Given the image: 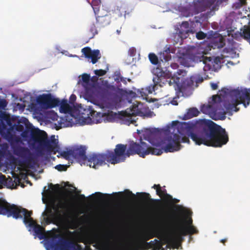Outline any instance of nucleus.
<instances>
[{"label":"nucleus","instance_id":"f257e3e1","mask_svg":"<svg viewBox=\"0 0 250 250\" xmlns=\"http://www.w3.org/2000/svg\"><path fill=\"white\" fill-rule=\"evenodd\" d=\"M176 125L178 132L183 136L182 138L177 134L167 136L162 141L165 146L162 148L148 146L161 150L166 153L173 152L181 149V143L189 144V137L196 145L203 144L207 146L220 147L229 141V136L225 129L217 125L211 120L203 119L195 124L191 122H173Z\"/></svg>","mask_w":250,"mask_h":250},{"label":"nucleus","instance_id":"f03ea898","mask_svg":"<svg viewBox=\"0 0 250 250\" xmlns=\"http://www.w3.org/2000/svg\"><path fill=\"white\" fill-rule=\"evenodd\" d=\"M162 152L161 150L147 147V145L142 141L138 143L131 141L128 147L126 145L117 144L114 152L107 151L105 153H92L88 155L87 165L90 167L97 168L99 167L106 164L107 162L112 164H118L124 162L127 157L137 154L144 158L150 154L160 155Z\"/></svg>","mask_w":250,"mask_h":250},{"label":"nucleus","instance_id":"7ed1b4c3","mask_svg":"<svg viewBox=\"0 0 250 250\" xmlns=\"http://www.w3.org/2000/svg\"><path fill=\"white\" fill-rule=\"evenodd\" d=\"M0 214L6 215L7 217L12 216L14 218L22 219L24 224L33 229L35 234L40 239L44 237V229L41 225L37 224L31 217L32 211H28L24 208L17 206L14 204L10 205L5 200L0 198Z\"/></svg>","mask_w":250,"mask_h":250},{"label":"nucleus","instance_id":"20e7f679","mask_svg":"<svg viewBox=\"0 0 250 250\" xmlns=\"http://www.w3.org/2000/svg\"><path fill=\"white\" fill-rule=\"evenodd\" d=\"M49 207L42 213L43 216L47 217L46 221L47 224L51 222V219L58 221L64 220L71 224V229L76 228L77 216L74 217L71 206L67 201L53 199L50 201Z\"/></svg>","mask_w":250,"mask_h":250},{"label":"nucleus","instance_id":"39448f33","mask_svg":"<svg viewBox=\"0 0 250 250\" xmlns=\"http://www.w3.org/2000/svg\"><path fill=\"white\" fill-rule=\"evenodd\" d=\"M21 136L23 138H27L30 135L35 144H37L39 148H44L48 152L56 154L59 151L60 146L55 135H52L50 139L48 138L47 133L38 128H33L31 126H26L25 130L21 132Z\"/></svg>","mask_w":250,"mask_h":250},{"label":"nucleus","instance_id":"423d86ee","mask_svg":"<svg viewBox=\"0 0 250 250\" xmlns=\"http://www.w3.org/2000/svg\"><path fill=\"white\" fill-rule=\"evenodd\" d=\"M46 247L47 250H92L89 245L86 244L85 249L83 250L80 245L60 234H55L46 243Z\"/></svg>","mask_w":250,"mask_h":250},{"label":"nucleus","instance_id":"0eeeda50","mask_svg":"<svg viewBox=\"0 0 250 250\" xmlns=\"http://www.w3.org/2000/svg\"><path fill=\"white\" fill-rule=\"evenodd\" d=\"M7 139L12 146L13 153L23 159L22 161H19L18 165L20 166L23 165H30L34 161L33 154L30 150L26 147L13 145L14 143L21 142V138L8 132Z\"/></svg>","mask_w":250,"mask_h":250},{"label":"nucleus","instance_id":"6e6552de","mask_svg":"<svg viewBox=\"0 0 250 250\" xmlns=\"http://www.w3.org/2000/svg\"><path fill=\"white\" fill-rule=\"evenodd\" d=\"M220 95L224 93V96H229L231 98L232 108H235L234 111H237L238 109L236 106L243 104L245 107H247L250 103V89L239 90L238 89L229 90L223 88L221 90Z\"/></svg>","mask_w":250,"mask_h":250},{"label":"nucleus","instance_id":"1a4fd4ad","mask_svg":"<svg viewBox=\"0 0 250 250\" xmlns=\"http://www.w3.org/2000/svg\"><path fill=\"white\" fill-rule=\"evenodd\" d=\"M175 219L177 223L171 235V239L173 241H180L182 240L183 236L193 234L198 232L195 227L192 225L191 218L188 221H185V223H183V220L179 216H176Z\"/></svg>","mask_w":250,"mask_h":250},{"label":"nucleus","instance_id":"9d476101","mask_svg":"<svg viewBox=\"0 0 250 250\" xmlns=\"http://www.w3.org/2000/svg\"><path fill=\"white\" fill-rule=\"evenodd\" d=\"M125 93V91L123 89L108 83L104 84L100 91L103 98L115 104L121 102Z\"/></svg>","mask_w":250,"mask_h":250},{"label":"nucleus","instance_id":"9b49d317","mask_svg":"<svg viewBox=\"0 0 250 250\" xmlns=\"http://www.w3.org/2000/svg\"><path fill=\"white\" fill-rule=\"evenodd\" d=\"M154 77L153 78V82L156 85L159 84L160 87L168 84L169 86L173 85L176 89L178 83L175 80L171 78V74L169 72H165L160 68H157L154 71Z\"/></svg>","mask_w":250,"mask_h":250},{"label":"nucleus","instance_id":"f8f14e48","mask_svg":"<svg viewBox=\"0 0 250 250\" xmlns=\"http://www.w3.org/2000/svg\"><path fill=\"white\" fill-rule=\"evenodd\" d=\"M112 236V232L101 236L95 235L89 240V243H95L101 250H113L114 244L111 240Z\"/></svg>","mask_w":250,"mask_h":250},{"label":"nucleus","instance_id":"ddd939ff","mask_svg":"<svg viewBox=\"0 0 250 250\" xmlns=\"http://www.w3.org/2000/svg\"><path fill=\"white\" fill-rule=\"evenodd\" d=\"M38 104L44 109H48L58 106L60 100L55 98L51 94H43L37 99Z\"/></svg>","mask_w":250,"mask_h":250},{"label":"nucleus","instance_id":"4468645a","mask_svg":"<svg viewBox=\"0 0 250 250\" xmlns=\"http://www.w3.org/2000/svg\"><path fill=\"white\" fill-rule=\"evenodd\" d=\"M200 61L203 62L204 64L203 67L204 71L214 70L216 69V66L219 65L221 63V61L219 57L212 59L211 57H208L204 55H202L201 58H200Z\"/></svg>","mask_w":250,"mask_h":250},{"label":"nucleus","instance_id":"2eb2a0df","mask_svg":"<svg viewBox=\"0 0 250 250\" xmlns=\"http://www.w3.org/2000/svg\"><path fill=\"white\" fill-rule=\"evenodd\" d=\"M82 52L85 58L91 59V62L93 64L96 63L101 57L99 50L96 49L92 51L89 47H85L83 48Z\"/></svg>","mask_w":250,"mask_h":250},{"label":"nucleus","instance_id":"dca6fc26","mask_svg":"<svg viewBox=\"0 0 250 250\" xmlns=\"http://www.w3.org/2000/svg\"><path fill=\"white\" fill-rule=\"evenodd\" d=\"M87 147L84 146L76 147L72 149L73 158L78 161L84 162L87 160L88 157L86 155Z\"/></svg>","mask_w":250,"mask_h":250},{"label":"nucleus","instance_id":"f3484780","mask_svg":"<svg viewBox=\"0 0 250 250\" xmlns=\"http://www.w3.org/2000/svg\"><path fill=\"white\" fill-rule=\"evenodd\" d=\"M159 133V130L158 129H146L144 133V139L152 145H155V141H157Z\"/></svg>","mask_w":250,"mask_h":250},{"label":"nucleus","instance_id":"a211bd4d","mask_svg":"<svg viewBox=\"0 0 250 250\" xmlns=\"http://www.w3.org/2000/svg\"><path fill=\"white\" fill-rule=\"evenodd\" d=\"M189 33H193V32L190 29L188 22V21L183 22L180 26L179 32L181 38H187L188 36Z\"/></svg>","mask_w":250,"mask_h":250},{"label":"nucleus","instance_id":"6ab92c4d","mask_svg":"<svg viewBox=\"0 0 250 250\" xmlns=\"http://www.w3.org/2000/svg\"><path fill=\"white\" fill-rule=\"evenodd\" d=\"M210 45L213 49L221 48L225 45V39L222 36L213 38L211 40Z\"/></svg>","mask_w":250,"mask_h":250},{"label":"nucleus","instance_id":"aec40b11","mask_svg":"<svg viewBox=\"0 0 250 250\" xmlns=\"http://www.w3.org/2000/svg\"><path fill=\"white\" fill-rule=\"evenodd\" d=\"M96 21L100 27H104L109 24L110 22V17L107 15L104 16L97 15Z\"/></svg>","mask_w":250,"mask_h":250},{"label":"nucleus","instance_id":"412c9836","mask_svg":"<svg viewBox=\"0 0 250 250\" xmlns=\"http://www.w3.org/2000/svg\"><path fill=\"white\" fill-rule=\"evenodd\" d=\"M60 112L63 113H71L72 111V107L67 103L66 100H63L61 102L60 101Z\"/></svg>","mask_w":250,"mask_h":250},{"label":"nucleus","instance_id":"4be33fe9","mask_svg":"<svg viewBox=\"0 0 250 250\" xmlns=\"http://www.w3.org/2000/svg\"><path fill=\"white\" fill-rule=\"evenodd\" d=\"M200 112L197 108L195 107L190 108L188 109L186 114L184 115L183 119L188 120L194 117L197 116Z\"/></svg>","mask_w":250,"mask_h":250},{"label":"nucleus","instance_id":"5701e85b","mask_svg":"<svg viewBox=\"0 0 250 250\" xmlns=\"http://www.w3.org/2000/svg\"><path fill=\"white\" fill-rule=\"evenodd\" d=\"M201 111L204 113H213L217 111L216 108L210 104L207 105L203 104L201 107Z\"/></svg>","mask_w":250,"mask_h":250},{"label":"nucleus","instance_id":"b1692460","mask_svg":"<svg viewBox=\"0 0 250 250\" xmlns=\"http://www.w3.org/2000/svg\"><path fill=\"white\" fill-rule=\"evenodd\" d=\"M86 1L91 5L95 15H98L97 12L99 10V5H100L101 1V0H92V2H90L89 0H86Z\"/></svg>","mask_w":250,"mask_h":250},{"label":"nucleus","instance_id":"393cba45","mask_svg":"<svg viewBox=\"0 0 250 250\" xmlns=\"http://www.w3.org/2000/svg\"><path fill=\"white\" fill-rule=\"evenodd\" d=\"M98 31L94 23H90L89 27L88 34L89 39H92L98 34Z\"/></svg>","mask_w":250,"mask_h":250},{"label":"nucleus","instance_id":"a878e982","mask_svg":"<svg viewBox=\"0 0 250 250\" xmlns=\"http://www.w3.org/2000/svg\"><path fill=\"white\" fill-rule=\"evenodd\" d=\"M241 36L248 41L250 44V28L247 27L244 29L241 33Z\"/></svg>","mask_w":250,"mask_h":250},{"label":"nucleus","instance_id":"bb28decb","mask_svg":"<svg viewBox=\"0 0 250 250\" xmlns=\"http://www.w3.org/2000/svg\"><path fill=\"white\" fill-rule=\"evenodd\" d=\"M192 79L194 80L196 86H198V83H201L204 81V78L203 76L199 74H196L192 75Z\"/></svg>","mask_w":250,"mask_h":250},{"label":"nucleus","instance_id":"cd10ccee","mask_svg":"<svg viewBox=\"0 0 250 250\" xmlns=\"http://www.w3.org/2000/svg\"><path fill=\"white\" fill-rule=\"evenodd\" d=\"M221 101V98L220 96L218 95H214L212 96L211 102H209V104L213 105V106L215 107L216 104Z\"/></svg>","mask_w":250,"mask_h":250},{"label":"nucleus","instance_id":"c85d7f7f","mask_svg":"<svg viewBox=\"0 0 250 250\" xmlns=\"http://www.w3.org/2000/svg\"><path fill=\"white\" fill-rule=\"evenodd\" d=\"M140 198L142 199L148 200H150L153 202H160L161 200L159 199L158 200H153L152 199H150V196L149 193H146V192H142L140 193Z\"/></svg>","mask_w":250,"mask_h":250},{"label":"nucleus","instance_id":"c756f323","mask_svg":"<svg viewBox=\"0 0 250 250\" xmlns=\"http://www.w3.org/2000/svg\"><path fill=\"white\" fill-rule=\"evenodd\" d=\"M160 59L162 61L167 62L171 59V55L167 52L165 51L162 54H161Z\"/></svg>","mask_w":250,"mask_h":250},{"label":"nucleus","instance_id":"7c9ffc66","mask_svg":"<svg viewBox=\"0 0 250 250\" xmlns=\"http://www.w3.org/2000/svg\"><path fill=\"white\" fill-rule=\"evenodd\" d=\"M5 121L7 124V125L9 126V130H13V126L14 125L12 124V119L11 118L9 114H7L6 116L4 118V120Z\"/></svg>","mask_w":250,"mask_h":250},{"label":"nucleus","instance_id":"2f4dec72","mask_svg":"<svg viewBox=\"0 0 250 250\" xmlns=\"http://www.w3.org/2000/svg\"><path fill=\"white\" fill-rule=\"evenodd\" d=\"M61 155L65 159L69 160L71 157L73 158V154H72V149L69 151H64L61 153Z\"/></svg>","mask_w":250,"mask_h":250},{"label":"nucleus","instance_id":"473e14b6","mask_svg":"<svg viewBox=\"0 0 250 250\" xmlns=\"http://www.w3.org/2000/svg\"><path fill=\"white\" fill-rule=\"evenodd\" d=\"M21 120L18 121L17 124H14L13 126V130H15L18 132H21L24 129V125L21 124Z\"/></svg>","mask_w":250,"mask_h":250},{"label":"nucleus","instance_id":"72a5a7b5","mask_svg":"<svg viewBox=\"0 0 250 250\" xmlns=\"http://www.w3.org/2000/svg\"><path fill=\"white\" fill-rule=\"evenodd\" d=\"M162 198L164 201L167 202L173 200L172 196L167 193L165 188L162 189Z\"/></svg>","mask_w":250,"mask_h":250},{"label":"nucleus","instance_id":"f704fd0d","mask_svg":"<svg viewBox=\"0 0 250 250\" xmlns=\"http://www.w3.org/2000/svg\"><path fill=\"white\" fill-rule=\"evenodd\" d=\"M149 59L153 64H157L158 63V58L157 56L154 53H150L148 55Z\"/></svg>","mask_w":250,"mask_h":250},{"label":"nucleus","instance_id":"c9c22d12","mask_svg":"<svg viewBox=\"0 0 250 250\" xmlns=\"http://www.w3.org/2000/svg\"><path fill=\"white\" fill-rule=\"evenodd\" d=\"M184 84L188 87H191L194 86L195 83L193 79H192V76L189 78H187L184 82Z\"/></svg>","mask_w":250,"mask_h":250},{"label":"nucleus","instance_id":"e433bc0d","mask_svg":"<svg viewBox=\"0 0 250 250\" xmlns=\"http://www.w3.org/2000/svg\"><path fill=\"white\" fill-rule=\"evenodd\" d=\"M154 85H150L148 87H146L145 90L147 92V94H151L153 92L155 91L156 89V87L159 86V84L156 85L153 82Z\"/></svg>","mask_w":250,"mask_h":250},{"label":"nucleus","instance_id":"4c0bfd02","mask_svg":"<svg viewBox=\"0 0 250 250\" xmlns=\"http://www.w3.org/2000/svg\"><path fill=\"white\" fill-rule=\"evenodd\" d=\"M49 186L54 193H58L60 191L61 187L59 184L53 185L51 183Z\"/></svg>","mask_w":250,"mask_h":250},{"label":"nucleus","instance_id":"58836bf2","mask_svg":"<svg viewBox=\"0 0 250 250\" xmlns=\"http://www.w3.org/2000/svg\"><path fill=\"white\" fill-rule=\"evenodd\" d=\"M116 10L119 11L120 16H122L123 15L126 14V7L125 5H121L120 6H117Z\"/></svg>","mask_w":250,"mask_h":250},{"label":"nucleus","instance_id":"ea45409f","mask_svg":"<svg viewBox=\"0 0 250 250\" xmlns=\"http://www.w3.org/2000/svg\"><path fill=\"white\" fill-rule=\"evenodd\" d=\"M152 188L156 189V194L160 197L162 198V188L159 184L154 185Z\"/></svg>","mask_w":250,"mask_h":250},{"label":"nucleus","instance_id":"a19ab883","mask_svg":"<svg viewBox=\"0 0 250 250\" xmlns=\"http://www.w3.org/2000/svg\"><path fill=\"white\" fill-rule=\"evenodd\" d=\"M94 198L99 199H102L104 197L109 196V194H103L101 192H97L92 195Z\"/></svg>","mask_w":250,"mask_h":250},{"label":"nucleus","instance_id":"79ce46f5","mask_svg":"<svg viewBox=\"0 0 250 250\" xmlns=\"http://www.w3.org/2000/svg\"><path fill=\"white\" fill-rule=\"evenodd\" d=\"M68 166L64 165H58L55 166V168L59 171H66L67 169Z\"/></svg>","mask_w":250,"mask_h":250},{"label":"nucleus","instance_id":"37998d69","mask_svg":"<svg viewBox=\"0 0 250 250\" xmlns=\"http://www.w3.org/2000/svg\"><path fill=\"white\" fill-rule=\"evenodd\" d=\"M196 37L198 40H203L206 38L207 34L202 31H199L196 33Z\"/></svg>","mask_w":250,"mask_h":250},{"label":"nucleus","instance_id":"c03bdc74","mask_svg":"<svg viewBox=\"0 0 250 250\" xmlns=\"http://www.w3.org/2000/svg\"><path fill=\"white\" fill-rule=\"evenodd\" d=\"M90 79V76L89 74H83L82 76V80L83 82L85 83H88Z\"/></svg>","mask_w":250,"mask_h":250},{"label":"nucleus","instance_id":"a18cd8bd","mask_svg":"<svg viewBox=\"0 0 250 250\" xmlns=\"http://www.w3.org/2000/svg\"><path fill=\"white\" fill-rule=\"evenodd\" d=\"M106 71L103 69H97L94 71V73L98 76H103L104 75Z\"/></svg>","mask_w":250,"mask_h":250},{"label":"nucleus","instance_id":"49530a36","mask_svg":"<svg viewBox=\"0 0 250 250\" xmlns=\"http://www.w3.org/2000/svg\"><path fill=\"white\" fill-rule=\"evenodd\" d=\"M7 102L4 99H0V110L4 109L7 106Z\"/></svg>","mask_w":250,"mask_h":250},{"label":"nucleus","instance_id":"de8ad7c7","mask_svg":"<svg viewBox=\"0 0 250 250\" xmlns=\"http://www.w3.org/2000/svg\"><path fill=\"white\" fill-rule=\"evenodd\" d=\"M128 55L131 57H133L136 54V49L134 47H131L128 51Z\"/></svg>","mask_w":250,"mask_h":250},{"label":"nucleus","instance_id":"09e8293b","mask_svg":"<svg viewBox=\"0 0 250 250\" xmlns=\"http://www.w3.org/2000/svg\"><path fill=\"white\" fill-rule=\"evenodd\" d=\"M76 99V96L74 94H72L69 98V102L71 104H73Z\"/></svg>","mask_w":250,"mask_h":250},{"label":"nucleus","instance_id":"8fccbe9b","mask_svg":"<svg viewBox=\"0 0 250 250\" xmlns=\"http://www.w3.org/2000/svg\"><path fill=\"white\" fill-rule=\"evenodd\" d=\"M7 114H6L5 112H2L0 110V121L2 122L4 120V118L6 116Z\"/></svg>","mask_w":250,"mask_h":250},{"label":"nucleus","instance_id":"3c124183","mask_svg":"<svg viewBox=\"0 0 250 250\" xmlns=\"http://www.w3.org/2000/svg\"><path fill=\"white\" fill-rule=\"evenodd\" d=\"M7 114H6L5 112H2L0 110V121L2 122L4 120V118L6 116Z\"/></svg>","mask_w":250,"mask_h":250},{"label":"nucleus","instance_id":"603ef678","mask_svg":"<svg viewBox=\"0 0 250 250\" xmlns=\"http://www.w3.org/2000/svg\"><path fill=\"white\" fill-rule=\"evenodd\" d=\"M51 114L52 115V116H51V118L53 120H57L58 116L56 113H55L54 112H52L51 113Z\"/></svg>","mask_w":250,"mask_h":250},{"label":"nucleus","instance_id":"864d4df0","mask_svg":"<svg viewBox=\"0 0 250 250\" xmlns=\"http://www.w3.org/2000/svg\"><path fill=\"white\" fill-rule=\"evenodd\" d=\"M90 80L95 84L97 83L98 78L96 76H93Z\"/></svg>","mask_w":250,"mask_h":250},{"label":"nucleus","instance_id":"5fc2aeb1","mask_svg":"<svg viewBox=\"0 0 250 250\" xmlns=\"http://www.w3.org/2000/svg\"><path fill=\"white\" fill-rule=\"evenodd\" d=\"M210 85L212 90H216L218 88V85L217 83H211Z\"/></svg>","mask_w":250,"mask_h":250},{"label":"nucleus","instance_id":"6e6d98bb","mask_svg":"<svg viewBox=\"0 0 250 250\" xmlns=\"http://www.w3.org/2000/svg\"><path fill=\"white\" fill-rule=\"evenodd\" d=\"M118 80H119L120 81L123 82L124 83H125V84H126V79L123 77H120L119 79H118Z\"/></svg>","mask_w":250,"mask_h":250},{"label":"nucleus","instance_id":"4d7b16f0","mask_svg":"<svg viewBox=\"0 0 250 250\" xmlns=\"http://www.w3.org/2000/svg\"><path fill=\"white\" fill-rule=\"evenodd\" d=\"M68 234L70 235H76L77 234L78 232L76 230H74L73 231H68L67 232Z\"/></svg>","mask_w":250,"mask_h":250},{"label":"nucleus","instance_id":"13d9d810","mask_svg":"<svg viewBox=\"0 0 250 250\" xmlns=\"http://www.w3.org/2000/svg\"><path fill=\"white\" fill-rule=\"evenodd\" d=\"M128 195L131 196L133 198H134L135 196L134 193H133L131 191L128 190Z\"/></svg>","mask_w":250,"mask_h":250},{"label":"nucleus","instance_id":"bf43d9fd","mask_svg":"<svg viewBox=\"0 0 250 250\" xmlns=\"http://www.w3.org/2000/svg\"><path fill=\"white\" fill-rule=\"evenodd\" d=\"M171 66L172 68L176 69L178 67V65L176 63H173L171 64Z\"/></svg>","mask_w":250,"mask_h":250},{"label":"nucleus","instance_id":"052dcab7","mask_svg":"<svg viewBox=\"0 0 250 250\" xmlns=\"http://www.w3.org/2000/svg\"><path fill=\"white\" fill-rule=\"evenodd\" d=\"M170 201H173V202L177 203L179 202V200L177 199H173V200H170Z\"/></svg>","mask_w":250,"mask_h":250},{"label":"nucleus","instance_id":"680f3d73","mask_svg":"<svg viewBox=\"0 0 250 250\" xmlns=\"http://www.w3.org/2000/svg\"><path fill=\"white\" fill-rule=\"evenodd\" d=\"M173 105H177L178 104V103L177 101H174V100H173L172 101H171V103Z\"/></svg>","mask_w":250,"mask_h":250},{"label":"nucleus","instance_id":"e2e57ef3","mask_svg":"<svg viewBox=\"0 0 250 250\" xmlns=\"http://www.w3.org/2000/svg\"><path fill=\"white\" fill-rule=\"evenodd\" d=\"M79 197L82 199H85V196L83 194H80L79 195Z\"/></svg>","mask_w":250,"mask_h":250},{"label":"nucleus","instance_id":"0e129e2a","mask_svg":"<svg viewBox=\"0 0 250 250\" xmlns=\"http://www.w3.org/2000/svg\"><path fill=\"white\" fill-rule=\"evenodd\" d=\"M140 113H141V114H142L143 115H144V116H148L149 115V114H148V113H147V112H146V113H143V112H142L141 111H140Z\"/></svg>","mask_w":250,"mask_h":250},{"label":"nucleus","instance_id":"69168bd1","mask_svg":"<svg viewBox=\"0 0 250 250\" xmlns=\"http://www.w3.org/2000/svg\"><path fill=\"white\" fill-rule=\"evenodd\" d=\"M227 241V239H222L221 240V242L223 243L224 244H225V243Z\"/></svg>","mask_w":250,"mask_h":250},{"label":"nucleus","instance_id":"338daca9","mask_svg":"<svg viewBox=\"0 0 250 250\" xmlns=\"http://www.w3.org/2000/svg\"><path fill=\"white\" fill-rule=\"evenodd\" d=\"M154 241H155V242H158L157 240L155 239L154 241H151L149 242V243H150V244H152V245H153V243H154Z\"/></svg>","mask_w":250,"mask_h":250},{"label":"nucleus","instance_id":"774afa93","mask_svg":"<svg viewBox=\"0 0 250 250\" xmlns=\"http://www.w3.org/2000/svg\"><path fill=\"white\" fill-rule=\"evenodd\" d=\"M5 176L3 175H1L0 176V178L1 180H2L3 179H5Z\"/></svg>","mask_w":250,"mask_h":250}]
</instances>
